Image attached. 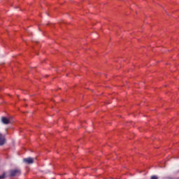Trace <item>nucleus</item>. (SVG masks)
Listing matches in <instances>:
<instances>
[{
    "label": "nucleus",
    "mask_w": 179,
    "mask_h": 179,
    "mask_svg": "<svg viewBox=\"0 0 179 179\" xmlns=\"http://www.w3.org/2000/svg\"><path fill=\"white\" fill-rule=\"evenodd\" d=\"M21 171L20 169H14L10 171V177H15L16 176H20Z\"/></svg>",
    "instance_id": "nucleus-1"
},
{
    "label": "nucleus",
    "mask_w": 179,
    "mask_h": 179,
    "mask_svg": "<svg viewBox=\"0 0 179 179\" xmlns=\"http://www.w3.org/2000/svg\"><path fill=\"white\" fill-rule=\"evenodd\" d=\"M1 122L2 124H4L5 125H8V124H10L12 122L10 121V119L1 117Z\"/></svg>",
    "instance_id": "nucleus-2"
},
{
    "label": "nucleus",
    "mask_w": 179,
    "mask_h": 179,
    "mask_svg": "<svg viewBox=\"0 0 179 179\" xmlns=\"http://www.w3.org/2000/svg\"><path fill=\"white\" fill-rule=\"evenodd\" d=\"M24 163H27V164H33L34 163V159L31 157L25 158L23 159Z\"/></svg>",
    "instance_id": "nucleus-3"
},
{
    "label": "nucleus",
    "mask_w": 179,
    "mask_h": 179,
    "mask_svg": "<svg viewBox=\"0 0 179 179\" xmlns=\"http://www.w3.org/2000/svg\"><path fill=\"white\" fill-rule=\"evenodd\" d=\"M5 143V137L0 134V146H2Z\"/></svg>",
    "instance_id": "nucleus-4"
},
{
    "label": "nucleus",
    "mask_w": 179,
    "mask_h": 179,
    "mask_svg": "<svg viewBox=\"0 0 179 179\" xmlns=\"http://www.w3.org/2000/svg\"><path fill=\"white\" fill-rule=\"evenodd\" d=\"M150 179H158V178L156 176H151Z\"/></svg>",
    "instance_id": "nucleus-5"
},
{
    "label": "nucleus",
    "mask_w": 179,
    "mask_h": 179,
    "mask_svg": "<svg viewBox=\"0 0 179 179\" xmlns=\"http://www.w3.org/2000/svg\"><path fill=\"white\" fill-rule=\"evenodd\" d=\"M5 175L0 176V179L4 178Z\"/></svg>",
    "instance_id": "nucleus-6"
},
{
    "label": "nucleus",
    "mask_w": 179,
    "mask_h": 179,
    "mask_svg": "<svg viewBox=\"0 0 179 179\" xmlns=\"http://www.w3.org/2000/svg\"><path fill=\"white\" fill-rule=\"evenodd\" d=\"M0 90H1V87H0Z\"/></svg>",
    "instance_id": "nucleus-7"
}]
</instances>
